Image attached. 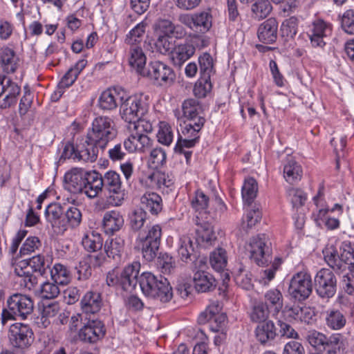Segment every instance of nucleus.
Here are the masks:
<instances>
[{"label":"nucleus","instance_id":"f257e3e1","mask_svg":"<svg viewBox=\"0 0 354 354\" xmlns=\"http://www.w3.org/2000/svg\"><path fill=\"white\" fill-rule=\"evenodd\" d=\"M116 136L117 130L111 118L97 117L88 130L84 142L76 145L71 141L66 142L59 160L71 158L79 162H94L97 158L99 149L104 150Z\"/></svg>","mask_w":354,"mask_h":354},{"label":"nucleus","instance_id":"7c9ffc66","mask_svg":"<svg viewBox=\"0 0 354 354\" xmlns=\"http://www.w3.org/2000/svg\"><path fill=\"white\" fill-rule=\"evenodd\" d=\"M194 285L198 292L212 291L216 287V280L209 273L204 270H198L194 274Z\"/></svg>","mask_w":354,"mask_h":354},{"label":"nucleus","instance_id":"6e6d98bb","mask_svg":"<svg viewBox=\"0 0 354 354\" xmlns=\"http://www.w3.org/2000/svg\"><path fill=\"white\" fill-rule=\"evenodd\" d=\"M306 339L311 346L320 352L324 348L325 341L327 340V336L322 333L313 330L308 332Z\"/></svg>","mask_w":354,"mask_h":354},{"label":"nucleus","instance_id":"f8f14e48","mask_svg":"<svg viewBox=\"0 0 354 354\" xmlns=\"http://www.w3.org/2000/svg\"><path fill=\"white\" fill-rule=\"evenodd\" d=\"M8 337L10 344L16 349L24 351L34 342V333L29 324L15 322L10 326Z\"/></svg>","mask_w":354,"mask_h":354},{"label":"nucleus","instance_id":"69168bd1","mask_svg":"<svg viewBox=\"0 0 354 354\" xmlns=\"http://www.w3.org/2000/svg\"><path fill=\"white\" fill-rule=\"evenodd\" d=\"M287 193L293 207L304 205L307 199L306 194L300 189L291 187L288 189Z\"/></svg>","mask_w":354,"mask_h":354},{"label":"nucleus","instance_id":"4c0bfd02","mask_svg":"<svg viewBox=\"0 0 354 354\" xmlns=\"http://www.w3.org/2000/svg\"><path fill=\"white\" fill-rule=\"evenodd\" d=\"M82 245L89 252L100 250L103 246V239L100 234L92 231L86 233L82 239Z\"/></svg>","mask_w":354,"mask_h":354},{"label":"nucleus","instance_id":"dca6fc26","mask_svg":"<svg viewBox=\"0 0 354 354\" xmlns=\"http://www.w3.org/2000/svg\"><path fill=\"white\" fill-rule=\"evenodd\" d=\"M212 16L209 11H201L192 14H181L178 21L190 30L205 33L212 27Z\"/></svg>","mask_w":354,"mask_h":354},{"label":"nucleus","instance_id":"e433bc0d","mask_svg":"<svg viewBox=\"0 0 354 354\" xmlns=\"http://www.w3.org/2000/svg\"><path fill=\"white\" fill-rule=\"evenodd\" d=\"M142 208L148 210L151 214L157 215L162 211V198L156 193H145L140 198Z\"/></svg>","mask_w":354,"mask_h":354},{"label":"nucleus","instance_id":"bb28decb","mask_svg":"<svg viewBox=\"0 0 354 354\" xmlns=\"http://www.w3.org/2000/svg\"><path fill=\"white\" fill-rule=\"evenodd\" d=\"M121 95H126V92L122 88L114 87L105 90L99 97L100 108L107 111L115 109L118 106L117 100H120Z\"/></svg>","mask_w":354,"mask_h":354},{"label":"nucleus","instance_id":"a878e982","mask_svg":"<svg viewBox=\"0 0 354 354\" xmlns=\"http://www.w3.org/2000/svg\"><path fill=\"white\" fill-rule=\"evenodd\" d=\"M288 312L289 317L307 324H313L317 319V313L313 307L294 305L288 309Z\"/></svg>","mask_w":354,"mask_h":354},{"label":"nucleus","instance_id":"8fccbe9b","mask_svg":"<svg viewBox=\"0 0 354 354\" xmlns=\"http://www.w3.org/2000/svg\"><path fill=\"white\" fill-rule=\"evenodd\" d=\"M198 63L201 76L210 78L214 73L213 59L210 54L204 53L198 57Z\"/></svg>","mask_w":354,"mask_h":354},{"label":"nucleus","instance_id":"de8ad7c7","mask_svg":"<svg viewBox=\"0 0 354 354\" xmlns=\"http://www.w3.org/2000/svg\"><path fill=\"white\" fill-rule=\"evenodd\" d=\"M272 10V6L269 0H257L251 7L253 17L258 20L266 18Z\"/></svg>","mask_w":354,"mask_h":354},{"label":"nucleus","instance_id":"a19ab883","mask_svg":"<svg viewBox=\"0 0 354 354\" xmlns=\"http://www.w3.org/2000/svg\"><path fill=\"white\" fill-rule=\"evenodd\" d=\"M322 351L326 354H340L344 351V344L339 334H333L327 337Z\"/></svg>","mask_w":354,"mask_h":354},{"label":"nucleus","instance_id":"6e6552de","mask_svg":"<svg viewBox=\"0 0 354 354\" xmlns=\"http://www.w3.org/2000/svg\"><path fill=\"white\" fill-rule=\"evenodd\" d=\"M162 234V227L158 224L149 226L147 230L139 232L136 241L146 261H151L157 256Z\"/></svg>","mask_w":354,"mask_h":354},{"label":"nucleus","instance_id":"9b49d317","mask_svg":"<svg viewBox=\"0 0 354 354\" xmlns=\"http://www.w3.org/2000/svg\"><path fill=\"white\" fill-rule=\"evenodd\" d=\"M101 180L104 194L113 204L120 205L125 194L120 174L113 170L108 171L104 176L101 174Z\"/></svg>","mask_w":354,"mask_h":354},{"label":"nucleus","instance_id":"393cba45","mask_svg":"<svg viewBox=\"0 0 354 354\" xmlns=\"http://www.w3.org/2000/svg\"><path fill=\"white\" fill-rule=\"evenodd\" d=\"M3 84V93H5V97L0 101L1 109H6L16 104L17 97L21 93V87L6 75Z\"/></svg>","mask_w":354,"mask_h":354},{"label":"nucleus","instance_id":"f03ea898","mask_svg":"<svg viewBox=\"0 0 354 354\" xmlns=\"http://www.w3.org/2000/svg\"><path fill=\"white\" fill-rule=\"evenodd\" d=\"M247 250L250 252V259L259 266H270L264 270L262 278L265 283L274 278L275 272L282 263L281 257H275L272 261V243L269 236L266 234H259L250 239Z\"/></svg>","mask_w":354,"mask_h":354},{"label":"nucleus","instance_id":"b1692460","mask_svg":"<svg viewBox=\"0 0 354 354\" xmlns=\"http://www.w3.org/2000/svg\"><path fill=\"white\" fill-rule=\"evenodd\" d=\"M124 223L123 216L119 211H107L104 214L102 227L106 234L113 235L122 227Z\"/></svg>","mask_w":354,"mask_h":354},{"label":"nucleus","instance_id":"cd10ccee","mask_svg":"<svg viewBox=\"0 0 354 354\" xmlns=\"http://www.w3.org/2000/svg\"><path fill=\"white\" fill-rule=\"evenodd\" d=\"M64 211L62 206L58 203H50L45 209V217L53 227H57L59 232L66 230Z\"/></svg>","mask_w":354,"mask_h":354},{"label":"nucleus","instance_id":"052dcab7","mask_svg":"<svg viewBox=\"0 0 354 354\" xmlns=\"http://www.w3.org/2000/svg\"><path fill=\"white\" fill-rule=\"evenodd\" d=\"M200 131L193 128L191 125L185 124L182 129V134L185 136L183 142L188 146H195L200 139Z\"/></svg>","mask_w":354,"mask_h":354},{"label":"nucleus","instance_id":"09e8293b","mask_svg":"<svg viewBox=\"0 0 354 354\" xmlns=\"http://www.w3.org/2000/svg\"><path fill=\"white\" fill-rule=\"evenodd\" d=\"M226 251L223 248H217L211 252L209 263L214 270L220 272L224 270L227 266Z\"/></svg>","mask_w":354,"mask_h":354},{"label":"nucleus","instance_id":"5fc2aeb1","mask_svg":"<svg viewBox=\"0 0 354 354\" xmlns=\"http://www.w3.org/2000/svg\"><path fill=\"white\" fill-rule=\"evenodd\" d=\"M41 246V243L37 236H28L22 244L19 255L20 257L30 255Z\"/></svg>","mask_w":354,"mask_h":354},{"label":"nucleus","instance_id":"2f4dec72","mask_svg":"<svg viewBox=\"0 0 354 354\" xmlns=\"http://www.w3.org/2000/svg\"><path fill=\"white\" fill-rule=\"evenodd\" d=\"M283 176L286 180L290 184H294L301 178L302 168L292 156H287L284 161Z\"/></svg>","mask_w":354,"mask_h":354},{"label":"nucleus","instance_id":"774afa93","mask_svg":"<svg viewBox=\"0 0 354 354\" xmlns=\"http://www.w3.org/2000/svg\"><path fill=\"white\" fill-rule=\"evenodd\" d=\"M166 153L160 147H156L150 152V161L155 168L162 166L166 162Z\"/></svg>","mask_w":354,"mask_h":354},{"label":"nucleus","instance_id":"412c9836","mask_svg":"<svg viewBox=\"0 0 354 354\" xmlns=\"http://www.w3.org/2000/svg\"><path fill=\"white\" fill-rule=\"evenodd\" d=\"M278 35V22L270 17L261 23L257 30L259 40L266 44H272L277 41Z\"/></svg>","mask_w":354,"mask_h":354},{"label":"nucleus","instance_id":"6ab92c4d","mask_svg":"<svg viewBox=\"0 0 354 354\" xmlns=\"http://www.w3.org/2000/svg\"><path fill=\"white\" fill-rule=\"evenodd\" d=\"M153 140L147 134L135 132L124 141V147L129 153L145 152L151 148Z\"/></svg>","mask_w":354,"mask_h":354},{"label":"nucleus","instance_id":"5701e85b","mask_svg":"<svg viewBox=\"0 0 354 354\" xmlns=\"http://www.w3.org/2000/svg\"><path fill=\"white\" fill-rule=\"evenodd\" d=\"M195 46L189 42L176 45L170 52V59L173 64L180 67L195 53Z\"/></svg>","mask_w":354,"mask_h":354},{"label":"nucleus","instance_id":"473e14b6","mask_svg":"<svg viewBox=\"0 0 354 354\" xmlns=\"http://www.w3.org/2000/svg\"><path fill=\"white\" fill-rule=\"evenodd\" d=\"M0 62L5 73H13L18 67L19 58L13 49L5 46L0 49Z\"/></svg>","mask_w":354,"mask_h":354},{"label":"nucleus","instance_id":"a18cd8bd","mask_svg":"<svg viewBox=\"0 0 354 354\" xmlns=\"http://www.w3.org/2000/svg\"><path fill=\"white\" fill-rule=\"evenodd\" d=\"M50 272L52 281L56 283L65 286L71 281L70 272L67 268L62 264H55Z\"/></svg>","mask_w":354,"mask_h":354},{"label":"nucleus","instance_id":"423d86ee","mask_svg":"<svg viewBox=\"0 0 354 354\" xmlns=\"http://www.w3.org/2000/svg\"><path fill=\"white\" fill-rule=\"evenodd\" d=\"M140 270V263L138 261L127 265L121 271L114 268L106 274V284L131 293L136 289L137 283H139Z\"/></svg>","mask_w":354,"mask_h":354},{"label":"nucleus","instance_id":"bf43d9fd","mask_svg":"<svg viewBox=\"0 0 354 354\" xmlns=\"http://www.w3.org/2000/svg\"><path fill=\"white\" fill-rule=\"evenodd\" d=\"M327 326L333 329L338 330L342 328L346 323L343 315L338 310H331L326 318Z\"/></svg>","mask_w":354,"mask_h":354},{"label":"nucleus","instance_id":"603ef678","mask_svg":"<svg viewBox=\"0 0 354 354\" xmlns=\"http://www.w3.org/2000/svg\"><path fill=\"white\" fill-rule=\"evenodd\" d=\"M222 306L218 301L212 302L209 304L205 311L202 312L198 317L199 324H205L212 318L217 315H220Z\"/></svg>","mask_w":354,"mask_h":354},{"label":"nucleus","instance_id":"f3484780","mask_svg":"<svg viewBox=\"0 0 354 354\" xmlns=\"http://www.w3.org/2000/svg\"><path fill=\"white\" fill-rule=\"evenodd\" d=\"M87 173L82 169L73 168L64 175V188L71 194H82Z\"/></svg>","mask_w":354,"mask_h":354},{"label":"nucleus","instance_id":"ea45409f","mask_svg":"<svg viewBox=\"0 0 354 354\" xmlns=\"http://www.w3.org/2000/svg\"><path fill=\"white\" fill-rule=\"evenodd\" d=\"M124 248V241L116 237L106 241L104 243V251L109 258L119 260L121 258Z\"/></svg>","mask_w":354,"mask_h":354},{"label":"nucleus","instance_id":"338daca9","mask_svg":"<svg viewBox=\"0 0 354 354\" xmlns=\"http://www.w3.org/2000/svg\"><path fill=\"white\" fill-rule=\"evenodd\" d=\"M156 187L162 191V193L168 194L174 189V182L168 174L160 172Z\"/></svg>","mask_w":354,"mask_h":354},{"label":"nucleus","instance_id":"3c124183","mask_svg":"<svg viewBox=\"0 0 354 354\" xmlns=\"http://www.w3.org/2000/svg\"><path fill=\"white\" fill-rule=\"evenodd\" d=\"M63 218L64 219L66 230L68 226L75 227L82 221V213L77 207L71 206L66 211Z\"/></svg>","mask_w":354,"mask_h":354},{"label":"nucleus","instance_id":"20e7f679","mask_svg":"<svg viewBox=\"0 0 354 354\" xmlns=\"http://www.w3.org/2000/svg\"><path fill=\"white\" fill-rule=\"evenodd\" d=\"M34 311V301L26 295L14 293L6 301V306L3 308L1 322L3 326L8 321H26L32 319Z\"/></svg>","mask_w":354,"mask_h":354},{"label":"nucleus","instance_id":"f704fd0d","mask_svg":"<svg viewBox=\"0 0 354 354\" xmlns=\"http://www.w3.org/2000/svg\"><path fill=\"white\" fill-rule=\"evenodd\" d=\"M217 241V238L213 232L212 225L205 223L196 230V244L207 248L213 245Z\"/></svg>","mask_w":354,"mask_h":354},{"label":"nucleus","instance_id":"37998d69","mask_svg":"<svg viewBox=\"0 0 354 354\" xmlns=\"http://www.w3.org/2000/svg\"><path fill=\"white\" fill-rule=\"evenodd\" d=\"M270 310L263 301H254L249 313L251 322L254 323L266 322L270 313Z\"/></svg>","mask_w":354,"mask_h":354},{"label":"nucleus","instance_id":"e2e57ef3","mask_svg":"<svg viewBox=\"0 0 354 354\" xmlns=\"http://www.w3.org/2000/svg\"><path fill=\"white\" fill-rule=\"evenodd\" d=\"M154 36L156 38L154 46L156 50L162 55L170 54L173 49L172 42L169 40L171 37L161 35Z\"/></svg>","mask_w":354,"mask_h":354},{"label":"nucleus","instance_id":"49530a36","mask_svg":"<svg viewBox=\"0 0 354 354\" xmlns=\"http://www.w3.org/2000/svg\"><path fill=\"white\" fill-rule=\"evenodd\" d=\"M182 111L183 116L187 119H189L201 115L202 107L198 100L189 98L185 100L182 103Z\"/></svg>","mask_w":354,"mask_h":354},{"label":"nucleus","instance_id":"a211bd4d","mask_svg":"<svg viewBox=\"0 0 354 354\" xmlns=\"http://www.w3.org/2000/svg\"><path fill=\"white\" fill-rule=\"evenodd\" d=\"M153 30L154 35L174 37L176 39H180L186 35V31L182 26L174 24L168 19L157 20L153 24Z\"/></svg>","mask_w":354,"mask_h":354},{"label":"nucleus","instance_id":"2eb2a0df","mask_svg":"<svg viewBox=\"0 0 354 354\" xmlns=\"http://www.w3.org/2000/svg\"><path fill=\"white\" fill-rule=\"evenodd\" d=\"M105 334V326L100 319L86 317L79 329L78 338L84 343L95 344L102 339Z\"/></svg>","mask_w":354,"mask_h":354},{"label":"nucleus","instance_id":"c03bdc74","mask_svg":"<svg viewBox=\"0 0 354 354\" xmlns=\"http://www.w3.org/2000/svg\"><path fill=\"white\" fill-rule=\"evenodd\" d=\"M258 192V184L253 178L246 179L242 187L241 194L243 202L250 206L254 202Z\"/></svg>","mask_w":354,"mask_h":354},{"label":"nucleus","instance_id":"aec40b11","mask_svg":"<svg viewBox=\"0 0 354 354\" xmlns=\"http://www.w3.org/2000/svg\"><path fill=\"white\" fill-rule=\"evenodd\" d=\"M102 306V295L96 291H87L80 301V308L85 315H95Z\"/></svg>","mask_w":354,"mask_h":354},{"label":"nucleus","instance_id":"c85d7f7f","mask_svg":"<svg viewBox=\"0 0 354 354\" xmlns=\"http://www.w3.org/2000/svg\"><path fill=\"white\" fill-rule=\"evenodd\" d=\"M254 333L257 340L262 345L270 344L277 335L275 325L271 320L258 324Z\"/></svg>","mask_w":354,"mask_h":354},{"label":"nucleus","instance_id":"9d476101","mask_svg":"<svg viewBox=\"0 0 354 354\" xmlns=\"http://www.w3.org/2000/svg\"><path fill=\"white\" fill-rule=\"evenodd\" d=\"M312 291V279L308 273L299 272L293 274L288 288V293L291 300L304 301L310 297Z\"/></svg>","mask_w":354,"mask_h":354},{"label":"nucleus","instance_id":"1a4fd4ad","mask_svg":"<svg viewBox=\"0 0 354 354\" xmlns=\"http://www.w3.org/2000/svg\"><path fill=\"white\" fill-rule=\"evenodd\" d=\"M340 254L333 246L323 250L326 263L338 274L345 271L347 266L354 261V244L344 242L340 248Z\"/></svg>","mask_w":354,"mask_h":354},{"label":"nucleus","instance_id":"4468645a","mask_svg":"<svg viewBox=\"0 0 354 354\" xmlns=\"http://www.w3.org/2000/svg\"><path fill=\"white\" fill-rule=\"evenodd\" d=\"M142 76L149 77L159 86L170 85L176 80L172 68L160 61L150 62Z\"/></svg>","mask_w":354,"mask_h":354},{"label":"nucleus","instance_id":"c756f323","mask_svg":"<svg viewBox=\"0 0 354 354\" xmlns=\"http://www.w3.org/2000/svg\"><path fill=\"white\" fill-rule=\"evenodd\" d=\"M85 184L82 194H84L90 198H93L100 192H104L103 186L102 185L101 174L97 171H93L87 173Z\"/></svg>","mask_w":354,"mask_h":354},{"label":"nucleus","instance_id":"4d7b16f0","mask_svg":"<svg viewBox=\"0 0 354 354\" xmlns=\"http://www.w3.org/2000/svg\"><path fill=\"white\" fill-rule=\"evenodd\" d=\"M158 263L161 271L165 274L171 273L176 268V261L174 257L167 252H160L158 256Z\"/></svg>","mask_w":354,"mask_h":354},{"label":"nucleus","instance_id":"39448f33","mask_svg":"<svg viewBox=\"0 0 354 354\" xmlns=\"http://www.w3.org/2000/svg\"><path fill=\"white\" fill-rule=\"evenodd\" d=\"M139 285L143 295L149 299L167 303L173 297L172 288L168 279L162 276L143 272L140 275Z\"/></svg>","mask_w":354,"mask_h":354},{"label":"nucleus","instance_id":"864d4df0","mask_svg":"<svg viewBox=\"0 0 354 354\" xmlns=\"http://www.w3.org/2000/svg\"><path fill=\"white\" fill-rule=\"evenodd\" d=\"M157 138L160 143L166 146L170 145L174 138L172 127L168 123L161 122L157 133Z\"/></svg>","mask_w":354,"mask_h":354},{"label":"nucleus","instance_id":"79ce46f5","mask_svg":"<svg viewBox=\"0 0 354 354\" xmlns=\"http://www.w3.org/2000/svg\"><path fill=\"white\" fill-rule=\"evenodd\" d=\"M147 219V213L145 209L140 207L131 212L129 215V225L133 232H138L143 227Z\"/></svg>","mask_w":354,"mask_h":354},{"label":"nucleus","instance_id":"58836bf2","mask_svg":"<svg viewBox=\"0 0 354 354\" xmlns=\"http://www.w3.org/2000/svg\"><path fill=\"white\" fill-rule=\"evenodd\" d=\"M299 20L296 17L285 19L280 27V35L285 42L293 39L297 33Z\"/></svg>","mask_w":354,"mask_h":354},{"label":"nucleus","instance_id":"4be33fe9","mask_svg":"<svg viewBox=\"0 0 354 354\" xmlns=\"http://www.w3.org/2000/svg\"><path fill=\"white\" fill-rule=\"evenodd\" d=\"M177 253L183 262L189 263L191 261H196L198 256V245L195 247L189 236L183 235L178 240Z\"/></svg>","mask_w":354,"mask_h":354},{"label":"nucleus","instance_id":"72a5a7b5","mask_svg":"<svg viewBox=\"0 0 354 354\" xmlns=\"http://www.w3.org/2000/svg\"><path fill=\"white\" fill-rule=\"evenodd\" d=\"M273 315H277L283 308V298L282 293L277 288L268 290L264 295V302Z\"/></svg>","mask_w":354,"mask_h":354},{"label":"nucleus","instance_id":"c9c22d12","mask_svg":"<svg viewBox=\"0 0 354 354\" xmlns=\"http://www.w3.org/2000/svg\"><path fill=\"white\" fill-rule=\"evenodd\" d=\"M146 56L142 51V49L137 46H131L129 49V65L136 72L142 76L147 68H145L146 64Z\"/></svg>","mask_w":354,"mask_h":354},{"label":"nucleus","instance_id":"0e129e2a","mask_svg":"<svg viewBox=\"0 0 354 354\" xmlns=\"http://www.w3.org/2000/svg\"><path fill=\"white\" fill-rule=\"evenodd\" d=\"M341 28L348 35H354V10H348L341 17Z\"/></svg>","mask_w":354,"mask_h":354},{"label":"nucleus","instance_id":"13d9d810","mask_svg":"<svg viewBox=\"0 0 354 354\" xmlns=\"http://www.w3.org/2000/svg\"><path fill=\"white\" fill-rule=\"evenodd\" d=\"M212 88L210 78L201 76L194 85L193 92L196 97L203 98L211 91Z\"/></svg>","mask_w":354,"mask_h":354},{"label":"nucleus","instance_id":"0eeeda50","mask_svg":"<svg viewBox=\"0 0 354 354\" xmlns=\"http://www.w3.org/2000/svg\"><path fill=\"white\" fill-rule=\"evenodd\" d=\"M148 109L147 98L142 94L120 97V113L126 122L135 124L147 113Z\"/></svg>","mask_w":354,"mask_h":354},{"label":"nucleus","instance_id":"680f3d73","mask_svg":"<svg viewBox=\"0 0 354 354\" xmlns=\"http://www.w3.org/2000/svg\"><path fill=\"white\" fill-rule=\"evenodd\" d=\"M59 285V283H56L54 281L43 282L41 286V297L48 299L57 297L60 292L58 287Z\"/></svg>","mask_w":354,"mask_h":354},{"label":"nucleus","instance_id":"ddd939ff","mask_svg":"<svg viewBox=\"0 0 354 354\" xmlns=\"http://www.w3.org/2000/svg\"><path fill=\"white\" fill-rule=\"evenodd\" d=\"M337 285V277L334 272L329 269H321L315 277L316 293L322 299L332 298L336 293Z\"/></svg>","mask_w":354,"mask_h":354},{"label":"nucleus","instance_id":"7ed1b4c3","mask_svg":"<svg viewBox=\"0 0 354 354\" xmlns=\"http://www.w3.org/2000/svg\"><path fill=\"white\" fill-rule=\"evenodd\" d=\"M50 264L44 255L38 254L19 261L15 267L14 273L22 278L26 288L32 290L38 283V277L44 276L50 269Z\"/></svg>","mask_w":354,"mask_h":354}]
</instances>
